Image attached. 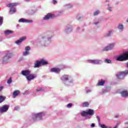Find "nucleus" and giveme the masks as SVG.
I'll use <instances>...</instances> for the list:
<instances>
[{
	"instance_id": "nucleus-1",
	"label": "nucleus",
	"mask_w": 128,
	"mask_h": 128,
	"mask_svg": "<svg viewBox=\"0 0 128 128\" xmlns=\"http://www.w3.org/2000/svg\"><path fill=\"white\" fill-rule=\"evenodd\" d=\"M94 110L92 109L86 110V112L84 111L81 113L82 116H94Z\"/></svg>"
},
{
	"instance_id": "nucleus-2",
	"label": "nucleus",
	"mask_w": 128,
	"mask_h": 128,
	"mask_svg": "<svg viewBox=\"0 0 128 128\" xmlns=\"http://www.w3.org/2000/svg\"><path fill=\"white\" fill-rule=\"evenodd\" d=\"M16 6H18V3H11L7 5L8 8H11V9L10 10V14H14V12H16V8L14 7Z\"/></svg>"
},
{
	"instance_id": "nucleus-3",
	"label": "nucleus",
	"mask_w": 128,
	"mask_h": 128,
	"mask_svg": "<svg viewBox=\"0 0 128 128\" xmlns=\"http://www.w3.org/2000/svg\"><path fill=\"white\" fill-rule=\"evenodd\" d=\"M127 74H128V70L119 72L116 74V77L119 80H122Z\"/></svg>"
},
{
	"instance_id": "nucleus-4",
	"label": "nucleus",
	"mask_w": 128,
	"mask_h": 128,
	"mask_svg": "<svg viewBox=\"0 0 128 128\" xmlns=\"http://www.w3.org/2000/svg\"><path fill=\"white\" fill-rule=\"evenodd\" d=\"M8 108H10V106L8 105H4L0 108V112H6L8 110Z\"/></svg>"
},
{
	"instance_id": "nucleus-5",
	"label": "nucleus",
	"mask_w": 128,
	"mask_h": 128,
	"mask_svg": "<svg viewBox=\"0 0 128 128\" xmlns=\"http://www.w3.org/2000/svg\"><path fill=\"white\" fill-rule=\"evenodd\" d=\"M114 46V44H110L108 46L105 47L103 49V52H108V50H112Z\"/></svg>"
},
{
	"instance_id": "nucleus-6",
	"label": "nucleus",
	"mask_w": 128,
	"mask_h": 128,
	"mask_svg": "<svg viewBox=\"0 0 128 128\" xmlns=\"http://www.w3.org/2000/svg\"><path fill=\"white\" fill-rule=\"evenodd\" d=\"M36 78V76L34 74H28L26 77V80L28 82H30V80H34Z\"/></svg>"
},
{
	"instance_id": "nucleus-7",
	"label": "nucleus",
	"mask_w": 128,
	"mask_h": 128,
	"mask_svg": "<svg viewBox=\"0 0 128 128\" xmlns=\"http://www.w3.org/2000/svg\"><path fill=\"white\" fill-rule=\"evenodd\" d=\"M42 112L38 113L34 115V117L33 118V120H42Z\"/></svg>"
},
{
	"instance_id": "nucleus-8",
	"label": "nucleus",
	"mask_w": 128,
	"mask_h": 128,
	"mask_svg": "<svg viewBox=\"0 0 128 128\" xmlns=\"http://www.w3.org/2000/svg\"><path fill=\"white\" fill-rule=\"evenodd\" d=\"M88 62H90V64H100V62H102V61L100 60H88Z\"/></svg>"
},
{
	"instance_id": "nucleus-9",
	"label": "nucleus",
	"mask_w": 128,
	"mask_h": 128,
	"mask_svg": "<svg viewBox=\"0 0 128 128\" xmlns=\"http://www.w3.org/2000/svg\"><path fill=\"white\" fill-rule=\"evenodd\" d=\"M54 18V15L50 13H48L44 18V20H50V18Z\"/></svg>"
},
{
	"instance_id": "nucleus-10",
	"label": "nucleus",
	"mask_w": 128,
	"mask_h": 128,
	"mask_svg": "<svg viewBox=\"0 0 128 128\" xmlns=\"http://www.w3.org/2000/svg\"><path fill=\"white\" fill-rule=\"evenodd\" d=\"M14 56L12 53L8 52L6 56H4L3 58V62H6V60H8V58H12Z\"/></svg>"
},
{
	"instance_id": "nucleus-11",
	"label": "nucleus",
	"mask_w": 128,
	"mask_h": 128,
	"mask_svg": "<svg viewBox=\"0 0 128 128\" xmlns=\"http://www.w3.org/2000/svg\"><path fill=\"white\" fill-rule=\"evenodd\" d=\"M116 60L118 62H124V60H126V57L124 56V54L117 57Z\"/></svg>"
},
{
	"instance_id": "nucleus-12",
	"label": "nucleus",
	"mask_w": 128,
	"mask_h": 128,
	"mask_svg": "<svg viewBox=\"0 0 128 128\" xmlns=\"http://www.w3.org/2000/svg\"><path fill=\"white\" fill-rule=\"evenodd\" d=\"M19 22H28L30 24V22H32V20H27L26 19L22 18L19 20Z\"/></svg>"
},
{
	"instance_id": "nucleus-13",
	"label": "nucleus",
	"mask_w": 128,
	"mask_h": 128,
	"mask_svg": "<svg viewBox=\"0 0 128 128\" xmlns=\"http://www.w3.org/2000/svg\"><path fill=\"white\" fill-rule=\"evenodd\" d=\"M50 72H56V74H60V68H52L50 69Z\"/></svg>"
},
{
	"instance_id": "nucleus-14",
	"label": "nucleus",
	"mask_w": 128,
	"mask_h": 128,
	"mask_svg": "<svg viewBox=\"0 0 128 128\" xmlns=\"http://www.w3.org/2000/svg\"><path fill=\"white\" fill-rule=\"evenodd\" d=\"M30 71L29 70H22V76H28V74H30Z\"/></svg>"
},
{
	"instance_id": "nucleus-15",
	"label": "nucleus",
	"mask_w": 128,
	"mask_h": 128,
	"mask_svg": "<svg viewBox=\"0 0 128 128\" xmlns=\"http://www.w3.org/2000/svg\"><path fill=\"white\" fill-rule=\"evenodd\" d=\"M26 37H22L20 38V40L16 41V44H20L22 42H24V40H26Z\"/></svg>"
},
{
	"instance_id": "nucleus-16",
	"label": "nucleus",
	"mask_w": 128,
	"mask_h": 128,
	"mask_svg": "<svg viewBox=\"0 0 128 128\" xmlns=\"http://www.w3.org/2000/svg\"><path fill=\"white\" fill-rule=\"evenodd\" d=\"M106 84V81L102 79L99 80L97 84L98 86H102Z\"/></svg>"
},
{
	"instance_id": "nucleus-17",
	"label": "nucleus",
	"mask_w": 128,
	"mask_h": 128,
	"mask_svg": "<svg viewBox=\"0 0 128 128\" xmlns=\"http://www.w3.org/2000/svg\"><path fill=\"white\" fill-rule=\"evenodd\" d=\"M120 94L123 98H126L128 96V92L127 90H123L120 92Z\"/></svg>"
},
{
	"instance_id": "nucleus-18",
	"label": "nucleus",
	"mask_w": 128,
	"mask_h": 128,
	"mask_svg": "<svg viewBox=\"0 0 128 128\" xmlns=\"http://www.w3.org/2000/svg\"><path fill=\"white\" fill-rule=\"evenodd\" d=\"M40 64L41 66H46V64H48V62L47 61H46L44 59L41 60L40 61Z\"/></svg>"
},
{
	"instance_id": "nucleus-19",
	"label": "nucleus",
	"mask_w": 128,
	"mask_h": 128,
	"mask_svg": "<svg viewBox=\"0 0 128 128\" xmlns=\"http://www.w3.org/2000/svg\"><path fill=\"white\" fill-rule=\"evenodd\" d=\"M40 61L37 60L36 61V62L34 64V68H40Z\"/></svg>"
},
{
	"instance_id": "nucleus-20",
	"label": "nucleus",
	"mask_w": 128,
	"mask_h": 128,
	"mask_svg": "<svg viewBox=\"0 0 128 128\" xmlns=\"http://www.w3.org/2000/svg\"><path fill=\"white\" fill-rule=\"evenodd\" d=\"M4 34L6 36H8V34H14V32H12V30H8L5 31Z\"/></svg>"
},
{
	"instance_id": "nucleus-21",
	"label": "nucleus",
	"mask_w": 128,
	"mask_h": 128,
	"mask_svg": "<svg viewBox=\"0 0 128 128\" xmlns=\"http://www.w3.org/2000/svg\"><path fill=\"white\" fill-rule=\"evenodd\" d=\"M62 80H68V75H64L62 77Z\"/></svg>"
},
{
	"instance_id": "nucleus-22",
	"label": "nucleus",
	"mask_w": 128,
	"mask_h": 128,
	"mask_svg": "<svg viewBox=\"0 0 128 128\" xmlns=\"http://www.w3.org/2000/svg\"><path fill=\"white\" fill-rule=\"evenodd\" d=\"M20 90H15L14 91V92H13V96H18V94H20Z\"/></svg>"
},
{
	"instance_id": "nucleus-23",
	"label": "nucleus",
	"mask_w": 128,
	"mask_h": 128,
	"mask_svg": "<svg viewBox=\"0 0 128 128\" xmlns=\"http://www.w3.org/2000/svg\"><path fill=\"white\" fill-rule=\"evenodd\" d=\"M4 100H6L5 96H0V104H1V102H4Z\"/></svg>"
},
{
	"instance_id": "nucleus-24",
	"label": "nucleus",
	"mask_w": 128,
	"mask_h": 128,
	"mask_svg": "<svg viewBox=\"0 0 128 128\" xmlns=\"http://www.w3.org/2000/svg\"><path fill=\"white\" fill-rule=\"evenodd\" d=\"M89 105H90V104L88 103V102H84L83 103L84 108H88V106Z\"/></svg>"
},
{
	"instance_id": "nucleus-25",
	"label": "nucleus",
	"mask_w": 128,
	"mask_h": 128,
	"mask_svg": "<svg viewBox=\"0 0 128 128\" xmlns=\"http://www.w3.org/2000/svg\"><path fill=\"white\" fill-rule=\"evenodd\" d=\"M104 62H106V64H112V60H110L106 59Z\"/></svg>"
},
{
	"instance_id": "nucleus-26",
	"label": "nucleus",
	"mask_w": 128,
	"mask_h": 128,
	"mask_svg": "<svg viewBox=\"0 0 128 128\" xmlns=\"http://www.w3.org/2000/svg\"><path fill=\"white\" fill-rule=\"evenodd\" d=\"M124 56H125L126 60H128V52L124 54Z\"/></svg>"
},
{
	"instance_id": "nucleus-27",
	"label": "nucleus",
	"mask_w": 128,
	"mask_h": 128,
	"mask_svg": "<svg viewBox=\"0 0 128 128\" xmlns=\"http://www.w3.org/2000/svg\"><path fill=\"white\" fill-rule=\"evenodd\" d=\"M36 91L37 92H44V90L40 88L38 89H36Z\"/></svg>"
},
{
	"instance_id": "nucleus-28",
	"label": "nucleus",
	"mask_w": 128,
	"mask_h": 128,
	"mask_svg": "<svg viewBox=\"0 0 128 128\" xmlns=\"http://www.w3.org/2000/svg\"><path fill=\"white\" fill-rule=\"evenodd\" d=\"M3 20H4V18H2V17L0 16V26L2 24Z\"/></svg>"
},
{
	"instance_id": "nucleus-29",
	"label": "nucleus",
	"mask_w": 128,
	"mask_h": 128,
	"mask_svg": "<svg viewBox=\"0 0 128 128\" xmlns=\"http://www.w3.org/2000/svg\"><path fill=\"white\" fill-rule=\"evenodd\" d=\"M119 30H124V26L122 24H120L118 26Z\"/></svg>"
},
{
	"instance_id": "nucleus-30",
	"label": "nucleus",
	"mask_w": 128,
	"mask_h": 128,
	"mask_svg": "<svg viewBox=\"0 0 128 128\" xmlns=\"http://www.w3.org/2000/svg\"><path fill=\"white\" fill-rule=\"evenodd\" d=\"M12 78H10V79L8 80V84H12Z\"/></svg>"
},
{
	"instance_id": "nucleus-31",
	"label": "nucleus",
	"mask_w": 128,
	"mask_h": 128,
	"mask_svg": "<svg viewBox=\"0 0 128 128\" xmlns=\"http://www.w3.org/2000/svg\"><path fill=\"white\" fill-rule=\"evenodd\" d=\"M30 53L28 51H26L23 52V56H28Z\"/></svg>"
},
{
	"instance_id": "nucleus-32",
	"label": "nucleus",
	"mask_w": 128,
	"mask_h": 128,
	"mask_svg": "<svg viewBox=\"0 0 128 128\" xmlns=\"http://www.w3.org/2000/svg\"><path fill=\"white\" fill-rule=\"evenodd\" d=\"M98 14H100V11L97 10L94 12V16H98Z\"/></svg>"
},
{
	"instance_id": "nucleus-33",
	"label": "nucleus",
	"mask_w": 128,
	"mask_h": 128,
	"mask_svg": "<svg viewBox=\"0 0 128 128\" xmlns=\"http://www.w3.org/2000/svg\"><path fill=\"white\" fill-rule=\"evenodd\" d=\"M100 128H108V126H106L102 124L100 125Z\"/></svg>"
},
{
	"instance_id": "nucleus-34",
	"label": "nucleus",
	"mask_w": 128,
	"mask_h": 128,
	"mask_svg": "<svg viewBox=\"0 0 128 128\" xmlns=\"http://www.w3.org/2000/svg\"><path fill=\"white\" fill-rule=\"evenodd\" d=\"M30 50V46H26V48H25V50H26V51H27V50Z\"/></svg>"
},
{
	"instance_id": "nucleus-35",
	"label": "nucleus",
	"mask_w": 128,
	"mask_h": 128,
	"mask_svg": "<svg viewBox=\"0 0 128 128\" xmlns=\"http://www.w3.org/2000/svg\"><path fill=\"white\" fill-rule=\"evenodd\" d=\"M72 103L68 104L67 105L68 108H72Z\"/></svg>"
},
{
	"instance_id": "nucleus-36",
	"label": "nucleus",
	"mask_w": 128,
	"mask_h": 128,
	"mask_svg": "<svg viewBox=\"0 0 128 128\" xmlns=\"http://www.w3.org/2000/svg\"><path fill=\"white\" fill-rule=\"evenodd\" d=\"M96 118H97V120H98V122H100V116H96Z\"/></svg>"
},
{
	"instance_id": "nucleus-37",
	"label": "nucleus",
	"mask_w": 128,
	"mask_h": 128,
	"mask_svg": "<svg viewBox=\"0 0 128 128\" xmlns=\"http://www.w3.org/2000/svg\"><path fill=\"white\" fill-rule=\"evenodd\" d=\"M110 34H112V31H110L107 34V36H110Z\"/></svg>"
},
{
	"instance_id": "nucleus-38",
	"label": "nucleus",
	"mask_w": 128,
	"mask_h": 128,
	"mask_svg": "<svg viewBox=\"0 0 128 128\" xmlns=\"http://www.w3.org/2000/svg\"><path fill=\"white\" fill-rule=\"evenodd\" d=\"M52 2L54 4H58V2H56V0H53Z\"/></svg>"
},
{
	"instance_id": "nucleus-39",
	"label": "nucleus",
	"mask_w": 128,
	"mask_h": 128,
	"mask_svg": "<svg viewBox=\"0 0 128 128\" xmlns=\"http://www.w3.org/2000/svg\"><path fill=\"white\" fill-rule=\"evenodd\" d=\"M94 126H96V124H91V128H94Z\"/></svg>"
},
{
	"instance_id": "nucleus-40",
	"label": "nucleus",
	"mask_w": 128,
	"mask_h": 128,
	"mask_svg": "<svg viewBox=\"0 0 128 128\" xmlns=\"http://www.w3.org/2000/svg\"><path fill=\"white\" fill-rule=\"evenodd\" d=\"M14 109L16 110H18V106H16L14 107Z\"/></svg>"
},
{
	"instance_id": "nucleus-41",
	"label": "nucleus",
	"mask_w": 128,
	"mask_h": 128,
	"mask_svg": "<svg viewBox=\"0 0 128 128\" xmlns=\"http://www.w3.org/2000/svg\"><path fill=\"white\" fill-rule=\"evenodd\" d=\"M108 10H110V12H112V7H108Z\"/></svg>"
},
{
	"instance_id": "nucleus-42",
	"label": "nucleus",
	"mask_w": 128,
	"mask_h": 128,
	"mask_svg": "<svg viewBox=\"0 0 128 128\" xmlns=\"http://www.w3.org/2000/svg\"><path fill=\"white\" fill-rule=\"evenodd\" d=\"M2 88H4V87L2 86L0 87V92H2Z\"/></svg>"
},
{
	"instance_id": "nucleus-43",
	"label": "nucleus",
	"mask_w": 128,
	"mask_h": 128,
	"mask_svg": "<svg viewBox=\"0 0 128 128\" xmlns=\"http://www.w3.org/2000/svg\"><path fill=\"white\" fill-rule=\"evenodd\" d=\"M118 128V126H116L114 127V128ZM108 128H112V127H108Z\"/></svg>"
},
{
	"instance_id": "nucleus-44",
	"label": "nucleus",
	"mask_w": 128,
	"mask_h": 128,
	"mask_svg": "<svg viewBox=\"0 0 128 128\" xmlns=\"http://www.w3.org/2000/svg\"><path fill=\"white\" fill-rule=\"evenodd\" d=\"M126 67L128 68V62L126 63Z\"/></svg>"
},
{
	"instance_id": "nucleus-45",
	"label": "nucleus",
	"mask_w": 128,
	"mask_h": 128,
	"mask_svg": "<svg viewBox=\"0 0 128 128\" xmlns=\"http://www.w3.org/2000/svg\"><path fill=\"white\" fill-rule=\"evenodd\" d=\"M125 124H128V122H125Z\"/></svg>"
},
{
	"instance_id": "nucleus-46",
	"label": "nucleus",
	"mask_w": 128,
	"mask_h": 128,
	"mask_svg": "<svg viewBox=\"0 0 128 128\" xmlns=\"http://www.w3.org/2000/svg\"><path fill=\"white\" fill-rule=\"evenodd\" d=\"M118 116H116V118H118Z\"/></svg>"
},
{
	"instance_id": "nucleus-47",
	"label": "nucleus",
	"mask_w": 128,
	"mask_h": 128,
	"mask_svg": "<svg viewBox=\"0 0 128 128\" xmlns=\"http://www.w3.org/2000/svg\"><path fill=\"white\" fill-rule=\"evenodd\" d=\"M94 24H96V23H94Z\"/></svg>"
},
{
	"instance_id": "nucleus-48",
	"label": "nucleus",
	"mask_w": 128,
	"mask_h": 128,
	"mask_svg": "<svg viewBox=\"0 0 128 128\" xmlns=\"http://www.w3.org/2000/svg\"><path fill=\"white\" fill-rule=\"evenodd\" d=\"M126 128H128V127H127Z\"/></svg>"
}]
</instances>
